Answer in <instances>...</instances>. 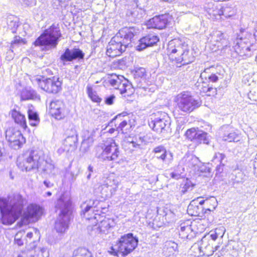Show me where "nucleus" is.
<instances>
[{
  "instance_id": "obj_1",
  "label": "nucleus",
  "mask_w": 257,
  "mask_h": 257,
  "mask_svg": "<svg viewBox=\"0 0 257 257\" xmlns=\"http://www.w3.org/2000/svg\"><path fill=\"white\" fill-rule=\"evenodd\" d=\"M17 166L23 171H35L48 174H54L55 165L49 158H45L43 151L33 150L20 156L17 159Z\"/></svg>"
},
{
  "instance_id": "obj_2",
  "label": "nucleus",
  "mask_w": 257,
  "mask_h": 257,
  "mask_svg": "<svg viewBox=\"0 0 257 257\" xmlns=\"http://www.w3.org/2000/svg\"><path fill=\"white\" fill-rule=\"evenodd\" d=\"M27 201L20 194H14L7 197H0L1 222L3 224H13L22 215Z\"/></svg>"
},
{
  "instance_id": "obj_3",
  "label": "nucleus",
  "mask_w": 257,
  "mask_h": 257,
  "mask_svg": "<svg viewBox=\"0 0 257 257\" xmlns=\"http://www.w3.org/2000/svg\"><path fill=\"white\" fill-rule=\"evenodd\" d=\"M139 33V29L134 27L125 28L111 38L107 46L106 55L110 57L120 55L128 47L133 38Z\"/></svg>"
},
{
  "instance_id": "obj_4",
  "label": "nucleus",
  "mask_w": 257,
  "mask_h": 257,
  "mask_svg": "<svg viewBox=\"0 0 257 257\" xmlns=\"http://www.w3.org/2000/svg\"><path fill=\"white\" fill-rule=\"evenodd\" d=\"M72 201L70 196L61 194L55 203V209L58 216L55 221V228L58 233H64L68 228Z\"/></svg>"
},
{
  "instance_id": "obj_5",
  "label": "nucleus",
  "mask_w": 257,
  "mask_h": 257,
  "mask_svg": "<svg viewBox=\"0 0 257 257\" xmlns=\"http://www.w3.org/2000/svg\"><path fill=\"white\" fill-rule=\"evenodd\" d=\"M167 53L171 59L183 65L189 64L194 59L188 45L179 39H174L169 42Z\"/></svg>"
},
{
  "instance_id": "obj_6",
  "label": "nucleus",
  "mask_w": 257,
  "mask_h": 257,
  "mask_svg": "<svg viewBox=\"0 0 257 257\" xmlns=\"http://www.w3.org/2000/svg\"><path fill=\"white\" fill-rule=\"evenodd\" d=\"M138 239L129 233L121 236L118 242L112 246L108 252L118 257H122L133 251L137 246Z\"/></svg>"
},
{
  "instance_id": "obj_7",
  "label": "nucleus",
  "mask_w": 257,
  "mask_h": 257,
  "mask_svg": "<svg viewBox=\"0 0 257 257\" xmlns=\"http://www.w3.org/2000/svg\"><path fill=\"white\" fill-rule=\"evenodd\" d=\"M62 35L58 25L53 24L36 39L35 46H44L46 49L55 48Z\"/></svg>"
},
{
  "instance_id": "obj_8",
  "label": "nucleus",
  "mask_w": 257,
  "mask_h": 257,
  "mask_svg": "<svg viewBox=\"0 0 257 257\" xmlns=\"http://www.w3.org/2000/svg\"><path fill=\"white\" fill-rule=\"evenodd\" d=\"M119 155L118 145L114 140L108 139L101 148L97 149L96 157L102 161H110L117 160Z\"/></svg>"
},
{
  "instance_id": "obj_9",
  "label": "nucleus",
  "mask_w": 257,
  "mask_h": 257,
  "mask_svg": "<svg viewBox=\"0 0 257 257\" xmlns=\"http://www.w3.org/2000/svg\"><path fill=\"white\" fill-rule=\"evenodd\" d=\"M31 80L34 85H38L41 89L49 93L56 94L62 89V81L58 77L44 79L41 76H37L32 77Z\"/></svg>"
},
{
  "instance_id": "obj_10",
  "label": "nucleus",
  "mask_w": 257,
  "mask_h": 257,
  "mask_svg": "<svg viewBox=\"0 0 257 257\" xmlns=\"http://www.w3.org/2000/svg\"><path fill=\"white\" fill-rule=\"evenodd\" d=\"M175 101L177 108L183 112H190L200 106L198 100L195 99L188 92L178 94Z\"/></svg>"
},
{
  "instance_id": "obj_11",
  "label": "nucleus",
  "mask_w": 257,
  "mask_h": 257,
  "mask_svg": "<svg viewBox=\"0 0 257 257\" xmlns=\"http://www.w3.org/2000/svg\"><path fill=\"white\" fill-rule=\"evenodd\" d=\"M109 84L124 96L131 95L134 91L132 84L123 76L113 74L108 80Z\"/></svg>"
},
{
  "instance_id": "obj_12",
  "label": "nucleus",
  "mask_w": 257,
  "mask_h": 257,
  "mask_svg": "<svg viewBox=\"0 0 257 257\" xmlns=\"http://www.w3.org/2000/svg\"><path fill=\"white\" fill-rule=\"evenodd\" d=\"M5 134L9 146L15 150L19 149L25 143V139L21 132L13 127L8 128Z\"/></svg>"
},
{
  "instance_id": "obj_13",
  "label": "nucleus",
  "mask_w": 257,
  "mask_h": 257,
  "mask_svg": "<svg viewBox=\"0 0 257 257\" xmlns=\"http://www.w3.org/2000/svg\"><path fill=\"white\" fill-rule=\"evenodd\" d=\"M210 43L216 48H212L215 51L219 49H226L230 47V43L224 38V35L220 31L211 32L208 38Z\"/></svg>"
},
{
  "instance_id": "obj_14",
  "label": "nucleus",
  "mask_w": 257,
  "mask_h": 257,
  "mask_svg": "<svg viewBox=\"0 0 257 257\" xmlns=\"http://www.w3.org/2000/svg\"><path fill=\"white\" fill-rule=\"evenodd\" d=\"M42 208L39 205L34 204H30L24 213L22 221L25 224L31 222L37 221L42 215Z\"/></svg>"
},
{
  "instance_id": "obj_15",
  "label": "nucleus",
  "mask_w": 257,
  "mask_h": 257,
  "mask_svg": "<svg viewBox=\"0 0 257 257\" xmlns=\"http://www.w3.org/2000/svg\"><path fill=\"white\" fill-rule=\"evenodd\" d=\"M250 43L246 38H238L233 42L232 46L236 55L240 57L249 56L251 55L250 49Z\"/></svg>"
},
{
  "instance_id": "obj_16",
  "label": "nucleus",
  "mask_w": 257,
  "mask_h": 257,
  "mask_svg": "<svg viewBox=\"0 0 257 257\" xmlns=\"http://www.w3.org/2000/svg\"><path fill=\"white\" fill-rule=\"evenodd\" d=\"M98 201L96 200L89 199L83 202L81 206V215L87 220L95 219L96 213H94L95 208L97 207Z\"/></svg>"
},
{
  "instance_id": "obj_17",
  "label": "nucleus",
  "mask_w": 257,
  "mask_h": 257,
  "mask_svg": "<svg viewBox=\"0 0 257 257\" xmlns=\"http://www.w3.org/2000/svg\"><path fill=\"white\" fill-rule=\"evenodd\" d=\"M84 53L79 48H66L60 56V60L65 65L67 62L73 61H79L84 59Z\"/></svg>"
},
{
  "instance_id": "obj_18",
  "label": "nucleus",
  "mask_w": 257,
  "mask_h": 257,
  "mask_svg": "<svg viewBox=\"0 0 257 257\" xmlns=\"http://www.w3.org/2000/svg\"><path fill=\"white\" fill-rule=\"evenodd\" d=\"M180 166H182L186 171H196L200 160L195 155L191 154H186L179 162Z\"/></svg>"
},
{
  "instance_id": "obj_19",
  "label": "nucleus",
  "mask_w": 257,
  "mask_h": 257,
  "mask_svg": "<svg viewBox=\"0 0 257 257\" xmlns=\"http://www.w3.org/2000/svg\"><path fill=\"white\" fill-rule=\"evenodd\" d=\"M192 222L190 220L182 222L178 228L180 237L189 239L194 237L196 231L194 230Z\"/></svg>"
},
{
  "instance_id": "obj_20",
  "label": "nucleus",
  "mask_w": 257,
  "mask_h": 257,
  "mask_svg": "<svg viewBox=\"0 0 257 257\" xmlns=\"http://www.w3.org/2000/svg\"><path fill=\"white\" fill-rule=\"evenodd\" d=\"M50 113L57 119H61L65 116V105L59 100H54L50 104Z\"/></svg>"
},
{
  "instance_id": "obj_21",
  "label": "nucleus",
  "mask_w": 257,
  "mask_h": 257,
  "mask_svg": "<svg viewBox=\"0 0 257 257\" xmlns=\"http://www.w3.org/2000/svg\"><path fill=\"white\" fill-rule=\"evenodd\" d=\"M156 158L161 159L165 165H170L173 160V154L170 151L166 150L162 146H158L154 149Z\"/></svg>"
},
{
  "instance_id": "obj_22",
  "label": "nucleus",
  "mask_w": 257,
  "mask_h": 257,
  "mask_svg": "<svg viewBox=\"0 0 257 257\" xmlns=\"http://www.w3.org/2000/svg\"><path fill=\"white\" fill-rule=\"evenodd\" d=\"M114 225V222L112 219L104 218L92 227V231L96 234H106L108 230Z\"/></svg>"
},
{
  "instance_id": "obj_23",
  "label": "nucleus",
  "mask_w": 257,
  "mask_h": 257,
  "mask_svg": "<svg viewBox=\"0 0 257 257\" xmlns=\"http://www.w3.org/2000/svg\"><path fill=\"white\" fill-rule=\"evenodd\" d=\"M168 17L167 15H164L155 16L147 22V25L149 28L163 29L168 23Z\"/></svg>"
},
{
  "instance_id": "obj_24",
  "label": "nucleus",
  "mask_w": 257,
  "mask_h": 257,
  "mask_svg": "<svg viewBox=\"0 0 257 257\" xmlns=\"http://www.w3.org/2000/svg\"><path fill=\"white\" fill-rule=\"evenodd\" d=\"M159 40L158 37L154 34H150L139 40V44L136 47L137 50L142 51L148 47L155 45Z\"/></svg>"
},
{
  "instance_id": "obj_25",
  "label": "nucleus",
  "mask_w": 257,
  "mask_h": 257,
  "mask_svg": "<svg viewBox=\"0 0 257 257\" xmlns=\"http://www.w3.org/2000/svg\"><path fill=\"white\" fill-rule=\"evenodd\" d=\"M195 204V201H192L188 206V210L191 212L192 215L202 217L206 214L212 211L210 208L205 209L201 205H197Z\"/></svg>"
},
{
  "instance_id": "obj_26",
  "label": "nucleus",
  "mask_w": 257,
  "mask_h": 257,
  "mask_svg": "<svg viewBox=\"0 0 257 257\" xmlns=\"http://www.w3.org/2000/svg\"><path fill=\"white\" fill-rule=\"evenodd\" d=\"M77 135L75 130H72L71 135L67 136L64 141V151L69 152L73 151L76 148Z\"/></svg>"
},
{
  "instance_id": "obj_27",
  "label": "nucleus",
  "mask_w": 257,
  "mask_h": 257,
  "mask_svg": "<svg viewBox=\"0 0 257 257\" xmlns=\"http://www.w3.org/2000/svg\"><path fill=\"white\" fill-rule=\"evenodd\" d=\"M28 247V249L33 250V257H49V252L46 247L37 246V242L34 241Z\"/></svg>"
},
{
  "instance_id": "obj_28",
  "label": "nucleus",
  "mask_w": 257,
  "mask_h": 257,
  "mask_svg": "<svg viewBox=\"0 0 257 257\" xmlns=\"http://www.w3.org/2000/svg\"><path fill=\"white\" fill-rule=\"evenodd\" d=\"M144 142V138L140 137L139 139H136V141L125 142L123 146L126 150L132 152L142 149V146L143 145Z\"/></svg>"
},
{
  "instance_id": "obj_29",
  "label": "nucleus",
  "mask_w": 257,
  "mask_h": 257,
  "mask_svg": "<svg viewBox=\"0 0 257 257\" xmlns=\"http://www.w3.org/2000/svg\"><path fill=\"white\" fill-rule=\"evenodd\" d=\"M168 122L164 118H156L149 122V125L154 131L158 133L162 132Z\"/></svg>"
},
{
  "instance_id": "obj_30",
  "label": "nucleus",
  "mask_w": 257,
  "mask_h": 257,
  "mask_svg": "<svg viewBox=\"0 0 257 257\" xmlns=\"http://www.w3.org/2000/svg\"><path fill=\"white\" fill-rule=\"evenodd\" d=\"M12 116L15 122L23 128L27 127L26 119L25 115L15 109L12 111Z\"/></svg>"
},
{
  "instance_id": "obj_31",
  "label": "nucleus",
  "mask_w": 257,
  "mask_h": 257,
  "mask_svg": "<svg viewBox=\"0 0 257 257\" xmlns=\"http://www.w3.org/2000/svg\"><path fill=\"white\" fill-rule=\"evenodd\" d=\"M21 98L23 100H40V96L34 90L30 88L23 90L21 93Z\"/></svg>"
},
{
  "instance_id": "obj_32",
  "label": "nucleus",
  "mask_w": 257,
  "mask_h": 257,
  "mask_svg": "<svg viewBox=\"0 0 257 257\" xmlns=\"http://www.w3.org/2000/svg\"><path fill=\"white\" fill-rule=\"evenodd\" d=\"M199 249L200 252L203 253V255L208 256L212 255L214 252L212 246L210 245L205 238L202 239Z\"/></svg>"
},
{
  "instance_id": "obj_33",
  "label": "nucleus",
  "mask_w": 257,
  "mask_h": 257,
  "mask_svg": "<svg viewBox=\"0 0 257 257\" xmlns=\"http://www.w3.org/2000/svg\"><path fill=\"white\" fill-rule=\"evenodd\" d=\"M103 183L114 192L116 191L119 185L118 178L113 174L110 175L107 177L104 181Z\"/></svg>"
},
{
  "instance_id": "obj_34",
  "label": "nucleus",
  "mask_w": 257,
  "mask_h": 257,
  "mask_svg": "<svg viewBox=\"0 0 257 257\" xmlns=\"http://www.w3.org/2000/svg\"><path fill=\"white\" fill-rule=\"evenodd\" d=\"M95 190L96 193H99L101 197L103 198L110 197L114 193L104 183L98 187L95 188Z\"/></svg>"
},
{
  "instance_id": "obj_35",
  "label": "nucleus",
  "mask_w": 257,
  "mask_h": 257,
  "mask_svg": "<svg viewBox=\"0 0 257 257\" xmlns=\"http://www.w3.org/2000/svg\"><path fill=\"white\" fill-rule=\"evenodd\" d=\"M115 126L118 132H121L123 134L127 133V131L131 128V124L128 117L125 118L120 122H117Z\"/></svg>"
},
{
  "instance_id": "obj_36",
  "label": "nucleus",
  "mask_w": 257,
  "mask_h": 257,
  "mask_svg": "<svg viewBox=\"0 0 257 257\" xmlns=\"http://www.w3.org/2000/svg\"><path fill=\"white\" fill-rule=\"evenodd\" d=\"M222 138L224 141L237 142L239 141L240 137L239 134L233 131H231L224 134Z\"/></svg>"
},
{
  "instance_id": "obj_37",
  "label": "nucleus",
  "mask_w": 257,
  "mask_h": 257,
  "mask_svg": "<svg viewBox=\"0 0 257 257\" xmlns=\"http://www.w3.org/2000/svg\"><path fill=\"white\" fill-rule=\"evenodd\" d=\"M8 28L11 30L13 33H15L19 26V19L14 16H10L7 19Z\"/></svg>"
},
{
  "instance_id": "obj_38",
  "label": "nucleus",
  "mask_w": 257,
  "mask_h": 257,
  "mask_svg": "<svg viewBox=\"0 0 257 257\" xmlns=\"http://www.w3.org/2000/svg\"><path fill=\"white\" fill-rule=\"evenodd\" d=\"M177 248V244L175 242L171 241H167L165 243L164 251L166 255L170 256L174 253Z\"/></svg>"
},
{
  "instance_id": "obj_39",
  "label": "nucleus",
  "mask_w": 257,
  "mask_h": 257,
  "mask_svg": "<svg viewBox=\"0 0 257 257\" xmlns=\"http://www.w3.org/2000/svg\"><path fill=\"white\" fill-rule=\"evenodd\" d=\"M72 257H93L91 252L84 247H80L73 251Z\"/></svg>"
},
{
  "instance_id": "obj_40",
  "label": "nucleus",
  "mask_w": 257,
  "mask_h": 257,
  "mask_svg": "<svg viewBox=\"0 0 257 257\" xmlns=\"http://www.w3.org/2000/svg\"><path fill=\"white\" fill-rule=\"evenodd\" d=\"M185 171V169L182 166H180L179 163L178 166L174 171L171 173L170 176L173 179L178 180L184 176V174Z\"/></svg>"
},
{
  "instance_id": "obj_41",
  "label": "nucleus",
  "mask_w": 257,
  "mask_h": 257,
  "mask_svg": "<svg viewBox=\"0 0 257 257\" xmlns=\"http://www.w3.org/2000/svg\"><path fill=\"white\" fill-rule=\"evenodd\" d=\"M28 114L30 125L36 126L39 122V118L37 113L31 109H29Z\"/></svg>"
},
{
  "instance_id": "obj_42",
  "label": "nucleus",
  "mask_w": 257,
  "mask_h": 257,
  "mask_svg": "<svg viewBox=\"0 0 257 257\" xmlns=\"http://www.w3.org/2000/svg\"><path fill=\"white\" fill-rule=\"evenodd\" d=\"M194 184L191 182V181L187 179L179 193L180 196H181L182 195L186 194L187 192L192 190Z\"/></svg>"
},
{
  "instance_id": "obj_43",
  "label": "nucleus",
  "mask_w": 257,
  "mask_h": 257,
  "mask_svg": "<svg viewBox=\"0 0 257 257\" xmlns=\"http://www.w3.org/2000/svg\"><path fill=\"white\" fill-rule=\"evenodd\" d=\"M195 142L198 143L208 144L207 134L202 131H198V133L195 140Z\"/></svg>"
},
{
  "instance_id": "obj_44",
  "label": "nucleus",
  "mask_w": 257,
  "mask_h": 257,
  "mask_svg": "<svg viewBox=\"0 0 257 257\" xmlns=\"http://www.w3.org/2000/svg\"><path fill=\"white\" fill-rule=\"evenodd\" d=\"M198 131V130H197L195 128H191L186 131L185 135L189 140L195 142L196 139Z\"/></svg>"
},
{
  "instance_id": "obj_45",
  "label": "nucleus",
  "mask_w": 257,
  "mask_h": 257,
  "mask_svg": "<svg viewBox=\"0 0 257 257\" xmlns=\"http://www.w3.org/2000/svg\"><path fill=\"white\" fill-rule=\"evenodd\" d=\"M204 203H206L207 204H212V207L210 208L212 209V211H213L214 209H215V208H216V207L217 205V200L214 197H210V199L208 200H202L199 201V205H201L202 206V205Z\"/></svg>"
},
{
  "instance_id": "obj_46",
  "label": "nucleus",
  "mask_w": 257,
  "mask_h": 257,
  "mask_svg": "<svg viewBox=\"0 0 257 257\" xmlns=\"http://www.w3.org/2000/svg\"><path fill=\"white\" fill-rule=\"evenodd\" d=\"M222 12L221 16H224L225 18H230L234 15V11L231 7H222Z\"/></svg>"
},
{
  "instance_id": "obj_47",
  "label": "nucleus",
  "mask_w": 257,
  "mask_h": 257,
  "mask_svg": "<svg viewBox=\"0 0 257 257\" xmlns=\"http://www.w3.org/2000/svg\"><path fill=\"white\" fill-rule=\"evenodd\" d=\"M87 93L89 97L93 101L95 102H99L101 101V98L99 97L95 92L93 91L92 88L89 87H87Z\"/></svg>"
},
{
  "instance_id": "obj_48",
  "label": "nucleus",
  "mask_w": 257,
  "mask_h": 257,
  "mask_svg": "<svg viewBox=\"0 0 257 257\" xmlns=\"http://www.w3.org/2000/svg\"><path fill=\"white\" fill-rule=\"evenodd\" d=\"M215 10H213L211 12V13L209 15L211 18L214 19H218L217 17L221 16L222 12V7L221 6L216 5Z\"/></svg>"
},
{
  "instance_id": "obj_49",
  "label": "nucleus",
  "mask_w": 257,
  "mask_h": 257,
  "mask_svg": "<svg viewBox=\"0 0 257 257\" xmlns=\"http://www.w3.org/2000/svg\"><path fill=\"white\" fill-rule=\"evenodd\" d=\"M225 155L223 154L215 153L212 161L216 164L220 165L222 164V161L225 158Z\"/></svg>"
},
{
  "instance_id": "obj_50",
  "label": "nucleus",
  "mask_w": 257,
  "mask_h": 257,
  "mask_svg": "<svg viewBox=\"0 0 257 257\" xmlns=\"http://www.w3.org/2000/svg\"><path fill=\"white\" fill-rule=\"evenodd\" d=\"M217 4L214 2H210L206 4L204 7V9L206 12L209 15L211 12L212 11V9H215Z\"/></svg>"
},
{
  "instance_id": "obj_51",
  "label": "nucleus",
  "mask_w": 257,
  "mask_h": 257,
  "mask_svg": "<svg viewBox=\"0 0 257 257\" xmlns=\"http://www.w3.org/2000/svg\"><path fill=\"white\" fill-rule=\"evenodd\" d=\"M24 41L19 36H16L15 37L14 40L11 43V48L14 49V47L17 45L20 44H24Z\"/></svg>"
},
{
  "instance_id": "obj_52",
  "label": "nucleus",
  "mask_w": 257,
  "mask_h": 257,
  "mask_svg": "<svg viewBox=\"0 0 257 257\" xmlns=\"http://www.w3.org/2000/svg\"><path fill=\"white\" fill-rule=\"evenodd\" d=\"M196 170L202 173L210 172V168L207 167L205 165L202 164L200 162Z\"/></svg>"
},
{
  "instance_id": "obj_53",
  "label": "nucleus",
  "mask_w": 257,
  "mask_h": 257,
  "mask_svg": "<svg viewBox=\"0 0 257 257\" xmlns=\"http://www.w3.org/2000/svg\"><path fill=\"white\" fill-rule=\"evenodd\" d=\"M220 230L223 232L222 235H223L224 232H225V229H224V227H221L220 229H216L214 232H213L211 234H210V237L211 238V239L212 240H215L217 239V238L218 237V234H219L217 232V231Z\"/></svg>"
},
{
  "instance_id": "obj_54",
  "label": "nucleus",
  "mask_w": 257,
  "mask_h": 257,
  "mask_svg": "<svg viewBox=\"0 0 257 257\" xmlns=\"http://www.w3.org/2000/svg\"><path fill=\"white\" fill-rule=\"evenodd\" d=\"M115 96L113 94L107 96L105 98V102L107 105H111L113 103V100Z\"/></svg>"
},
{
  "instance_id": "obj_55",
  "label": "nucleus",
  "mask_w": 257,
  "mask_h": 257,
  "mask_svg": "<svg viewBox=\"0 0 257 257\" xmlns=\"http://www.w3.org/2000/svg\"><path fill=\"white\" fill-rule=\"evenodd\" d=\"M118 66L120 69H123L125 67L127 66V62L125 58L118 60L117 61Z\"/></svg>"
},
{
  "instance_id": "obj_56",
  "label": "nucleus",
  "mask_w": 257,
  "mask_h": 257,
  "mask_svg": "<svg viewBox=\"0 0 257 257\" xmlns=\"http://www.w3.org/2000/svg\"><path fill=\"white\" fill-rule=\"evenodd\" d=\"M24 4L28 6H34L36 5L37 1L36 0H23Z\"/></svg>"
},
{
  "instance_id": "obj_57",
  "label": "nucleus",
  "mask_w": 257,
  "mask_h": 257,
  "mask_svg": "<svg viewBox=\"0 0 257 257\" xmlns=\"http://www.w3.org/2000/svg\"><path fill=\"white\" fill-rule=\"evenodd\" d=\"M146 73L145 69L144 68H140L138 70L136 71L137 75L139 77H143L144 76Z\"/></svg>"
},
{
  "instance_id": "obj_58",
  "label": "nucleus",
  "mask_w": 257,
  "mask_h": 257,
  "mask_svg": "<svg viewBox=\"0 0 257 257\" xmlns=\"http://www.w3.org/2000/svg\"><path fill=\"white\" fill-rule=\"evenodd\" d=\"M209 80L212 82H216L218 80V76L215 74H211L208 76Z\"/></svg>"
},
{
  "instance_id": "obj_59",
  "label": "nucleus",
  "mask_w": 257,
  "mask_h": 257,
  "mask_svg": "<svg viewBox=\"0 0 257 257\" xmlns=\"http://www.w3.org/2000/svg\"><path fill=\"white\" fill-rule=\"evenodd\" d=\"M93 172V167L89 165L88 167V170H87V179H90L91 176V173Z\"/></svg>"
},
{
  "instance_id": "obj_60",
  "label": "nucleus",
  "mask_w": 257,
  "mask_h": 257,
  "mask_svg": "<svg viewBox=\"0 0 257 257\" xmlns=\"http://www.w3.org/2000/svg\"><path fill=\"white\" fill-rule=\"evenodd\" d=\"M13 50L12 49L9 50L7 52L6 58L8 60H10L13 58Z\"/></svg>"
},
{
  "instance_id": "obj_61",
  "label": "nucleus",
  "mask_w": 257,
  "mask_h": 257,
  "mask_svg": "<svg viewBox=\"0 0 257 257\" xmlns=\"http://www.w3.org/2000/svg\"><path fill=\"white\" fill-rule=\"evenodd\" d=\"M44 184L46 186L47 188H51L53 186V184L51 183L50 181H44L43 182Z\"/></svg>"
},
{
  "instance_id": "obj_62",
  "label": "nucleus",
  "mask_w": 257,
  "mask_h": 257,
  "mask_svg": "<svg viewBox=\"0 0 257 257\" xmlns=\"http://www.w3.org/2000/svg\"><path fill=\"white\" fill-rule=\"evenodd\" d=\"M23 233H24L23 232H18L15 236V240H17V239H22V237Z\"/></svg>"
},
{
  "instance_id": "obj_63",
  "label": "nucleus",
  "mask_w": 257,
  "mask_h": 257,
  "mask_svg": "<svg viewBox=\"0 0 257 257\" xmlns=\"http://www.w3.org/2000/svg\"><path fill=\"white\" fill-rule=\"evenodd\" d=\"M53 2V6L54 8L58 7L60 5V0H52Z\"/></svg>"
},
{
  "instance_id": "obj_64",
  "label": "nucleus",
  "mask_w": 257,
  "mask_h": 257,
  "mask_svg": "<svg viewBox=\"0 0 257 257\" xmlns=\"http://www.w3.org/2000/svg\"><path fill=\"white\" fill-rule=\"evenodd\" d=\"M15 242L16 244H17L18 246H21L23 245L24 244V240L22 239H18L15 240Z\"/></svg>"
}]
</instances>
